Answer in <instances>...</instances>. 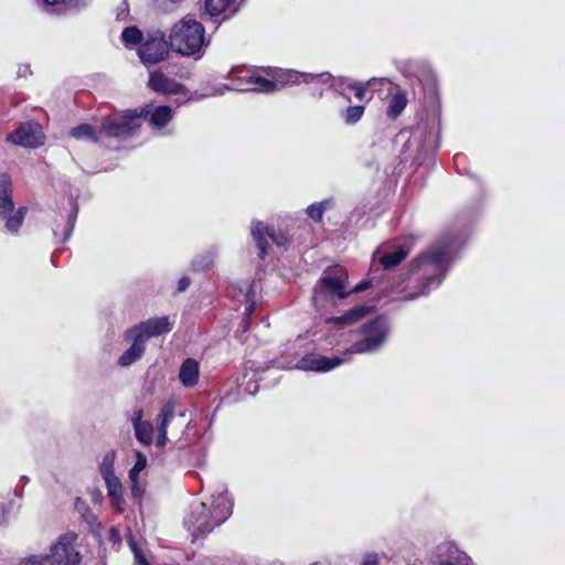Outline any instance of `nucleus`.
Returning <instances> with one entry per match:
<instances>
[{"label": "nucleus", "instance_id": "obj_1", "mask_svg": "<svg viewBox=\"0 0 565 565\" xmlns=\"http://www.w3.org/2000/svg\"><path fill=\"white\" fill-rule=\"evenodd\" d=\"M462 245L452 232L443 234L427 250L414 262L411 276L422 285L418 290H407L405 280L394 282L388 291L396 300H413L437 287L445 277L451 262Z\"/></svg>", "mask_w": 565, "mask_h": 565}, {"label": "nucleus", "instance_id": "obj_2", "mask_svg": "<svg viewBox=\"0 0 565 565\" xmlns=\"http://www.w3.org/2000/svg\"><path fill=\"white\" fill-rule=\"evenodd\" d=\"M232 512L233 499L230 497L227 488L224 484H218L206 501L191 504L184 516L183 525L194 543L223 524Z\"/></svg>", "mask_w": 565, "mask_h": 565}, {"label": "nucleus", "instance_id": "obj_3", "mask_svg": "<svg viewBox=\"0 0 565 565\" xmlns=\"http://www.w3.org/2000/svg\"><path fill=\"white\" fill-rule=\"evenodd\" d=\"M172 329L168 317H156L126 329L122 339L129 347L117 359V365L128 367L145 355L147 343L151 338L160 337Z\"/></svg>", "mask_w": 565, "mask_h": 565}, {"label": "nucleus", "instance_id": "obj_4", "mask_svg": "<svg viewBox=\"0 0 565 565\" xmlns=\"http://www.w3.org/2000/svg\"><path fill=\"white\" fill-rule=\"evenodd\" d=\"M228 78L233 81L232 86L227 84H217L214 87L201 93L200 95L195 93V96L190 95L189 90L183 85L179 84V105L189 100L222 96L232 89L238 92L255 90L269 93L276 88V83L274 81L252 74L248 70L244 68H233L228 74Z\"/></svg>", "mask_w": 565, "mask_h": 565}, {"label": "nucleus", "instance_id": "obj_5", "mask_svg": "<svg viewBox=\"0 0 565 565\" xmlns=\"http://www.w3.org/2000/svg\"><path fill=\"white\" fill-rule=\"evenodd\" d=\"M348 278V271L342 266L327 268L312 290L315 307L318 310H324L349 296Z\"/></svg>", "mask_w": 565, "mask_h": 565}, {"label": "nucleus", "instance_id": "obj_6", "mask_svg": "<svg viewBox=\"0 0 565 565\" xmlns=\"http://www.w3.org/2000/svg\"><path fill=\"white\" fill-rule=\"evenodd\" d=\"M301 341L302 339L299 338L286 347L281 356L275 361V365L278 369L328 372L340 366L347 361L344 358H327L317 353H308L297 360L301 353L299 350L301 348Z\"/></svg>", "mask_w": 565, "mask_h": 565}, {"label": "nucleus", "instance_id": "obj_7", "mask_svg": "<svg viewBox=\"0 0 565 565\" xmlns=\"http://www.w3.org/2000/svg\"><path fill=\"white\" fill-rule=\"evenodd\" d=\"M77 539L75 532L68 531L51 544L47 553L30 556L36 565H79L82 555L75 547Z\"/></svg>", "mask_w": 565, "mask_h": 565}, {"label": "nucleus", "instance_id": "obj_8", "mask_svg": "<svg viewBox=\"0 0 565 565\" xmlns=\"http://www.w3.org/2000/svg\"><path fill=\"white\" fill-rule=\"evenodd\" d=\"M142 126L139 109L130 108L118 116L104 117L98 126L99 136L105 138H132Z\"/></svg>", "mask_w": 565, "mask_h": 565}, {"label": "nucleus", "instance_id": "obj_9", "mask_svg": "<svg viewBox=\"0 0 565 565\" xmlns=\"http://www.w3.org/2000/svg\"><path fill=\"white\" fill-rule=\"evenodd\" d=\"M116 458L117 451L115 449L105 451L99 461L98 471L104 480L111 507L117 512L122 513L126 510V501L121 480L116 475L115 470Z\"/></svg>", "mask_w": 565, "mask_h": 565}, {"label": "nucleus", "instance_id": "obj_10", "mask_svg": "<svg viewBox=\"0 0 565 565\" xmlns=\"http://www.w3.org/2000/svg\"><path fill=\"white\" fill-rule=\"evenodd\" d=\"M25 215V206L17 210L14 207L10 178L7 174H0V218L4 222L3 232L18 235Z\"/></svg>", "mask_w": 565, "mask_h": 565}, {"label": "nucleus", "instance_id": "obj_11", "mask_svg": "<svg viewBox=\"0 0 565 565\" xmlns=\"http://www.w3.org/2000/svg\"><path fill=\"white\" fill-rule=\"evenodd\" d=\"M390 327L384 318H375L360 330V340L355 341L345 355L364 354L377 351L388 335Z\"/></svg>", "mask_w": 565, "mask_h": 565}, {"label": "nucleus", "instance_id": "obj_12", "mask_svg": "<svg viewBox=\"0 0 565 565\" xmlns=\"http://www.w3.org/2000/svg\"><path fill=\"white\" fill-rule=\"evenodd\" d=\"M205 46V29L203 24L194 19L184 18L179 28V55L194 56L195 60L202 56Z\"/></svg>", "mask_w": 565, "mask_h": 565}, {"label": "nucleus", "instance_id": "obj_13", "mask_svg": "<svg viewBox=\"0 0 565 565\" xmlns=\"http://www.w3.org/2000/svg\"><path fill=\"white\" fill-rule=\"evenodd\" d=\"M419 82L428 105L435 109L431 119L426 124L428 132L425 139L427 141H438L441 138V125L437 78L434 73L426 72L420 76Z\"/></svg>", "mask_w": 565, "mask_h": 565}, {"label": "nucleus", "instance_id": "obj_14", "mask_svg": "<svg viewBox=\"0 0 565 565\" xmlns=\"http://www.w3.org/2000/svg\"><path fill=\"white\" fill-rule=\"evenodd\" d=\"M169 52L166 35L161 31L147 33L141 45L138 47V56L145 65H153L164 60Z\"/></svg>", "mask_w": 565, "mask_h": 565}, {"label": "nucleus", "instance_id": "obj_15", "mask_svg": "<svg viewBox=\"0 0 565 565\" xmlns=\"http://www.w3.org/2000/svg\"><path fill=\"white\" fill-rule=\"evenodd\" d=\"M250 232L254 241L257 244L258 255L260 258L266 256L267 247L269 246L270 242L276 244L278 247H284L288 242V238L284 233H277L259 221L252 223Z\"/></svg>", "mask_w": 565, "mask_h": 565}, {"label": "nucleus", "instance_id": "obj_16", "mask_svg": "<svg viewBox=\"0 0 565 565\" xmlns=\"http://www.w3.org/2000/svg\"><path fill=\"white\" fill-rule=\"evenodd\" d=\"M129 419L137 441L142 446H150L154 440V428L150 420L143 419V409L138 406L134 407Z\"/></svg>", "mask_w": 565, "mask_h": 565}, {"label": "nucleus", "instance_id": "obj_17", "mask_svg": "<svg viewBox=\"0 0 565 565\" xmlns=\"http://www.w3.org/2000/svg\"><path fill=\"white\" fill-rule=\"evenodd\" d=\"M142 122L148 121L154 129L163 128L172 118V108L152 103L138 107Z\"/></svg>", "mask_w": 565, "mask_h": 565}, {"label": "nucleus", "instance_id": "obj_18", "mask_svg": "<svg viewBox=\"0 0 565 565\" xmlns=\"http://www.w3.org/2000/svg\"><path fill=\"white\" fill-rule=\"evenodd\" d=\"M136 460L128 471V481L131 498L140 501L145 494V484L140 480V475L148 466L147 456L140 450H135Z\"/></svg>", "mask_w": 565, "mask_h": 565}, {"label": "nucleus", "instance_id": "obj_19", "mask_svg": "<svg viewBox=\"0 0 565 565\" xmlns=\"http://www.w3.org/2000/svg\"><path fill=\"white\" fill-rule=\"evenodd\" d=\"M43 139L42 126L35 120H26L8 134L4 141H42Z\"/></svg>", "mask_w": 565, "mask_h": 565}, {"label": "nucleus", "instance_id": "obj_20", "mask_svg": "<svg viewBox=\"0 0 565 565\" xmlns=\"http://www.w3.org/2000/svg\"><path fill=\"white\" fill-rule=\"evenodd\" d=\"M206 414L198 408H193L189 413V420L182 433L184 440L188 444L199 440L202 434L206 430Z\"/></svg>", "mask_w": 565, "mask_h": 565}, {"label": "nucleus", "instance_id": "obj_21", "mask_svg": "<svg viewBox=\"0 0 565 565\" xmlns=\"http://www.w3.org/2000/svg\"><path fill=\"white\" fill-rule=\"evenodd\" d=\"M409 253V248L404 245L395 246L394 248L381 247L376 249L373 254V263L379 260L380 265L384 269H388L393 266L399 264ZM374 264L372 265V270L374 269Z\"/></svg>", "mask_w": 565, "mask_h": 565}, {"label": "nucleus", "instance_id": "obj_22", "mask_svg": "<svg viewBox=\"0 0 565 565\" xmlns=\"http://www.w3.org/2000/svg\"><path fill=\"white\" fill-rule=\"evenodd\" d=\"M284 84L289 85H298L300 83L306 84H312V83H320V84H330L334 78L333 76L328 72L322 73H300L298 71L294 70H287L284 72Z\"/></svg>", "mask_w": 565, "mask_h": 565}, {"label": "nucleus", "instance_id": "obj_23", "mask_svg": "<svg viewBox=\"0 0 565 565\" xmlns=\"http://www.w3.org/2000/svg\"><path fill=\"white\" fill-rule=\"evenodd\" d=\"M177 408V402L173 398H170L161 408L158 414V434L156 438V445L159 448H163L167 444V429L171 420L174 418Z\"/></svg>", "mask_w": 565, "mask_h": 565}, {"label": "nucleus", "instance_id": "obj_24", "mask_svg": "<svg viewBox=\"0 0 565 565\" xmlns=\"http://www.w3.org/2000/svg\"><path fill=\"white\" fill-rule=\"evenodd\" d=\"M435 555L452 559L458 565H473L472 558L461 551L454 541H444L436 546Z\"/></svg>", "mask_w": 565, "mask_h": 565}, {"label": "nucleus", "instance_id": "obj_25", "mask_svg": "<svg viewBox=\"0 0 565 565\" xmlns=\"http://www.w3.org/2000/svg\"><path fill=\"white\" fill-rule=\"evenodd\" d=\"M372 309L371 306H356L340 317L328 318L327 323L339 329L347 328L366 317Z\"/></svg>", "mask_w": 565, "mask_h": 565}, {"label": "nucleus", "instance_id": "obj_26", "mask_svg": "<svg viewBox=\"0 0 565 565\" xmlns=\"http://www.w3.org/2000/svg\"><path fill=\"white\" fill-rule=\"evenodd\" d=\"M200 364L194 359H185L179 367V381L185 387H193L199 383Z\"/></svg>", "mask_w": 565, "mask_h": 565}, {"label": "nucleus", "instance_id": "obj_27", "mask_svg": "<svg viewBox=\"0 0 565 565\" xmlns=\"http://www.w3.org/2000/svg\"><path fill=\"white\" fill-rule=\"evenodd\" d=\"M148 86L156 93L170 95L177 94V82L168 78L161 72L150 73Z\"/></svg>", "mask_w": 565, "mask_h": 565}, {"label": "nucleus", "instance_id": "obj_28", "mask_svg": "<svg viewBox=\"0 0 565 565\" xmlns=\"http://www.w3.org/2000/svg\"><path fill=\"white\" fill-rule=\"evenodd\" d=\"M407 105V97H406V94L404 92H396L390 103H388V107H387V115L391 117V118H396L398 117L403 110L405 109Z\"/></svg>", "mask_w": 565, "mask_h": 565}, {"label": "nucleus", "instance_id": "obj_29", "mask_svg": "<svg viewBox=\"0 0 565 565\" xmlns=\"http://www.w3.org/2000/svg\"><path fill=\"white\" fill-rule=\"evenodd\" d=\"M239 294L243 296L241 301L245 302V316L246 320L253 315L256 306V294L254 290V286L250 284H244L243 287L239 288Z\"/></svg>", "mask_w": 565, "mask_h": 565}, {"label": "nucleus", "instance_id": "obj_30", "mask_svg": "<svg viewBox=\"0 0 565 565\" xmlns=\"http://www.w3.org/2000/svg\"><path fill=\"white\" fill-rule=\"evenodd\" d=\"M70 137L74 139H87L89 141H98L99 134L94 130L89 124H82L70 130Z\"/></svg>", "mask_w": 565, "mask_h": 565}, {"label": "nucleus", "instance_id": "obj_31", "mask_svg": "<svg viewBox=\"0 0 565 565\" xmlns=\"http://www.w3.org/2000/svg\"><path fill=\"white\" fill-rule=\"evenodd\" d=\"M121 40L124 44L129 47L131 45H141L145 40L143 33L137 26H127L121 32Z\"/></svg>", "mask_w": 565, "mask_h": 565}, {"label": "nucleus", "instance_id": "obj_32", "mask_svg": "<svg viewBox=\"0 0 565 565\" xmlns=\"http://www.w3.org/2000/svg\"><path fill=\"white\" fill-rule=\"evenodd\" d=\"M234 0H204L205 11L211 17L220 15L232 4Z\"/></svg>", "mask_w": 565, "mask_h": 565}, {"label": "nucleus", "instance_id": "obj_33", "mask_svg": "<svg viewBox=\"0 0 565 565\" xmlns=\"http://www.w3.org/2000/svg\"><path fill=\"white\" fill-rule=\"evenodd\" d=\"M333 206L332 200H323L307 207V214L315 221H321L323 212Z\"/></svg>", "mask_w": 565, "mask_h": 565}, {"label": "nucleus", "instance_id": "obj_34", "mask_svg": "<svg viewBox=\"0 0 565 565\" xmlns=\"http://www.w3.org/2000/svg\"><path fill=\"white\" fill-rule=\"evenodd\" d=\"M42 3L46 7H54L57 4H63L70 9H83L87 7L90 0H41Z\"/></svg>", "mask_w": 565, "mask_h": 565}, {"label": "nucleus", "instance_id": "obj_35", "mask_svg": "<svg viewBox=\"0 0 565 565\" xmlns=\"http://www.w3.org/2000/svg\"><path fill=\"white\" fill-rule=\"evenodd\" d=\"M127 543L134 554L135 565H150L149 562L147 561L141 547L136 543V541L131 534L128 535Z\"/></svg>", "mask_w": 565, "mask_h": 565}, {"label": "nucleus", "instance_id": "obj_36", "mask_svg": "<svg viewBox=\"0 0 565 565\" xmlns=\"http://www.w3.org/2000/svg\"><path fill=\"white\" fill-rule=\"evenodd\" d=\"M364 114V107L360 105L355 106H349L342 114L343 120L349 124L353 125L358 122Z\"/></svg>", "mask_w": 565, "mask_h": 565}, {"label": "nucleus", "instance_id": "obj_37", "mask_svg": "<svg viewBox=\"0 0 565 565\" xmlns=\"http://www.w3.org/2000/svg\"><path fill=\"white\" fill-rule=\"evenodd\" d=\"M348 89L353 90L354 92V96L359 100H364L365 98L369 99V96H367L369 88H367L366 83L349 81Z\"/></svg>", "mask_w": 565, "mask_h": 565}, {"label": "nucleus", "instance_id": "obj_38", "mask_svg": "<svg viewBox=\"0 0 565 565\" xmlns=\"http://www.w3.org/2000/svg\"><path fill=\"white\" fill-rule=\"evenodd\" d=\"M369 90L371 92L369 99L372 98V94L379 90L384 85H391V81L387 77H373L365 82Z\"/></svg>", "mask_w": 565, "mask_h": 565}, {"label": "nucleus", "instance_id": "obj_39", "mask_svg": "<svg viewBox=\"0 0 565 565\" xmlns=\"http://www.w3.org/2000/svg\"><path fill=\"white\" fill-rule=\"evenodd\" d=\"M74 509L77 513H79L86 521H89L93 518L90 509L88 504L81 498H76L74 501Z\"/></svg>", "mask_w": 565, "mask_h": 565}, {"label": "nucleus", "instance_id": "obj_40", "mask_svg": "<svg viewBox=\"0 0 565 565\" xmlns=\"http://www.w3.org/2000/svg\"><path fill=\"white\" fill-rule=\"evenodd\" d=\"M154 4L161 11L170 12L174 10L177 0H154Z\"/></svg>", "mask_w": 565, "mask_h": 565}, {"label": "nucleus", "instance_id": "obj_41", "mask_svg": "<svg viewBox=\"0 0 565 565\" xmlns=\"http://www.w3.org/2000/svg\"><path fill=\"white\" fill-rule=\"evenodd\" d=\"M129 15V8L126 2H122L116 10V20L126 21Z\"/></svg>", "mask_w": 565, "mask_h": 565}, {"label": "nucleus", "instance_id": "obj_42", "mask_svg": "<svg viewBox=\"0 0 565 565\" xmlns=\"http://www.w3.org/2000/svg\"><path fill=\"white\" fill-rule=\"evenodd\" d=\"M373 284V280L372 279H365V280H362L361 282H359L358 285H355L351 290H348L349 295L352 294V292H360V291H363L365 289H367L370 286H372Z\"/></svg>", "mask_w": 565, "mask_h": 565}, {"label": "nucleus", "instance_id": "obj_43", "mask_svg": "<svg viewBox=\"0 0 565 565\" xmlns=\"http://www.w3.org/2000/svg\"><path fill=\"white\" fill-rule=\"evenodd\" d=\"M32 74L31 66L29 64L20 65L18 68V76L26 78Z\"/></svg>", "mask_w": 565, "mask_h": 565}, {"label": "nucleus", "instance_id": "obj_44", "mask_svg": "<svg viewBox=\"0 0 565 565\" xmlns=\"http://www.w3.org/2000/svg\"><path fill=\"white\" fill-rule=\"evenodd\" d=\"M362 565H379V558L375 554H367L364 556Z\"/></svg>", "mask_w": 565, "mask_h": 565}, {"label": "nucleus", "instance_id": "obj_45", "mask_svg": "<svg viewBox=\"0 0 565 565\" xmlns=\"http://www.w3.org/2000/svg\"><path fill=\"white\" fill-rule=\"evenodd\" d=\"M212 264V260L210 258H204V263L200 264L198 260L193 262V267L199 270H204L209 268Z\"/></svg>", "mask_w": 565, "mask_h": 565}, {"label": "nucleus", "instance_id": "obj_46", "mask_svg": "<svg viewBox=\"0 0 565 565\" xmlns=\"http://www.w3.org/2000/svg\"><path fill=\"white\" fill-rule=\"evenodd\" d=\"M349 81H352L351 78H345V77H339L337 79V86L339 89H348V83Z\"/></svg>", "mask_w": 565, "mask_h": 565}, {"label": "nucleus", "instance_id": "obj_47", "mask_svg": "<svg viewBox=\"0 0 565 565\" xmlns=\"http://www.w3.org/2000/svg\"><path fill=\"white\" fill-rule=\"evenodd\" d=\"M76 214H77V209L75 207L73 213H72V215H71V217H70V221H68L70 228L67 231L66 238H68L70 235H71V232H72V228L74 226L75 218H76Z\"/></svg>", "mask_w": 565, "mask_h": 565}, {"label": "nucleus", "instance_id": "obj_48", "mask_svg": "<svg viewBox=\"0 0 565 565\" xmlns=\"http://www.w3.org/2000/svg\"><path fill=\"white\" fill-rule=\"evenodd\" d=\"M190 285V280L185 277L179 279V291L185 290Z\"/></svg>", "mask_w": 565, "mask_h": 565}, {"label": "nucleus", "instance_id": "obj_49", "mask_svg": "<svg viewBox=\"0 0 565 565\" xmlns=\"http://www.w3.org/2000/svg\"><path fill=\"white\" fill-rule=\"evenodd\" d=\"M19 565H36L31 556L24 557L20 561Z\"/></svg>", "mask_w": 565, "mask_h": 565}, {"label": "nucleus", "instance_id": "obj_50", "mask_svg": "<svg viewBox=\"0 0 565 565\" xmlns=\"http://www.w3.org/2000/svg\"><path fill=\"white\" fill-rule=\"evenodd\" d=\"M110 536L114 541H118L119 540V533L116 529H111L110 530Z\"/></svg>", "mask_w": 565, "mask_h": 565}, {"label": "nucleus", "instance_id": "obj_51", "mask_svg": "<svg viewBox=\"0 0 565 565\" xmlns=\"http://www.w3.org/2000/svg\"><path fill=\"white\" fill-rule=\"evenodd\" d=\"M93 500L95 502H100L102 501V493L99 491H95L94 494H93Z\"/></svg>", "mask_w": 565, "mask_h": 565}, {"label": "nucleus", "instance_id": "obj_52", "mask_svg": "<svg viewBox=\"0 0 565 565\" xmlns=\"http://www.w3.org/2000/svg\"><path fill=\"white\" fill-rule=\"evenodd\" d=\"M21 145H22V146H25V147H28V148H32V149H34V148H36L40 143L31 142V143H21Z\"/></svg>", "mask_w": 565, "mask_h": 565}, {"label": "nucleus", "instance_id": "obj_53", "mask_svg": "<svg viewBox=\"0 0 565 565\" xmlns=\"http://www.w3.org/2000/svg\"><path fill=\"white\" fill-rule=\"evenodd\" d=\"M177 28V24H174L172 28H171V35L173 34L174 30Z\"/></svg>", "mask_w": 565, "mask_h": 565}, {"label": "nucleus", "instance_id": "obj_54", "mask_svg": "<svg viewBox=\"0 0 565 565\" xmlns=\"http://www.w3.org/2000/svg\"><path fill=\"white\" fill-rule=\"evenodd\" d=\"M179 417H185V413H179Z\"/></svg>", "mask_w": 565, "mask_h": 565}]
</instances>
